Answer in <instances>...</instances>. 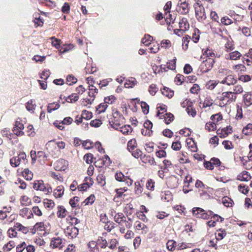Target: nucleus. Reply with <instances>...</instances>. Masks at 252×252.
I'll use <instances>...</instances> for the list:
<instances>
[{"instance_id":"obj_6","label":"nucleus","mask_w":252,"mask_h":252,"mask_svg":"<svg viewBox=\"0 0 252 252\" xmlns=\"http://www.w3.org/2000/svg\"><path fill=\"white\" fill-rule=\"evenodd\" d=\"M33 188L36 190H39L44 192L46 194L52 192V189L51 188H47L43 182L41 180L36 181L33 183Z\"/></svg>"},{"instance_id":"obj_41","label":"nucleus","mask_w":252,"mask_h":252,"mask_svg":"<svg viewBox=\"0 0 252 252\" xmlns=\"http://www.w3.org/2000/svg\"><path fill=\"white\" fill-rule=\"evenodd\" d=\"M232 23V20L226 16L222 17L220 19V24H222L224 25L228 26L231 25Z\"/></svg>"},{"instance_id":"obj_18","label":"nucleus","mask_w":252,"mask_h":252,"mask_svg":"<svg viewBox=\"0 0 252 252\" xmlns=\"http://www.w3.org/2000/svg\"><path fill=\"white\" fill-rule=\"evenodd\" d=\"M251 178L250 174L246 171H243L237 176V179L241 181H248Z\"/></svg>"},{"instance_id":"obj_20","label":"nucleus","mask_w":252,"mask_h":252,"mask_svg":"<svg viewBox=\"0 0 252 252\" xmlns=\"http://www.w3.org/2000/svg\"><path fill=\"white\" fill-rule=\"evenodd\" d=\"M14 228L16 229V230L21 231L24 234H27L29 232L28 227L23 226L19 222H17L15 224Z\"/></svg>"},{"instance_id":"obj_1","label":"nucleus","mask_w":252,"mask_h":252,"mask_svg":"<svg viewBox=\"0 0 252 252\" xmlns=\"http://www.w3.org/2000/svg\"><path fill=\"white\" fill-rule=\"evenodd\" d=\"M65 146V143L63 141L55 142L54 141H50L47 143L46 148L52 156L57 157L60 154V150L64 149Z\"/></svg>"},{"instance_id":"obj_25","label":"nucleus","mask_w":252,"mask_h":252,"mask_svg":"<svg viewBox=\"0 0 252 252\" xmlns=\"http://www.w3.org/2000/svg\"><path fill=\"white\" fill-rule=\"evenodd\" d=\"M138 223L136 225V228L137 230H141L142 234H146L149 231L148 227L144 223H141L139 221L136 222Z\"/></svg>"},{"instance_id":"obj_58","label":"nucleus","mask_w":252,"mask_h":252,"mask_svg":"<svg viewBox=\"0 0 252 252\" xmlns=\"http://www.w3.org/2000/svg\"><path fill=\"white\" fill-rule=\"evenodd\" d=\"M94 198L95 197L94 195H91L85 200L83 203H85V205H87L89 204H92L94 201Z\"/></svg>"},{"instance_id":"obj_27","label":"nucleus","mask_w":252,"mask_h":252,"mask_svg":"<svg viewBox=\"0 0 252 252\" xmlns=\"http://www.w3.org/2000/svg\"><path fill=\"white\" fill-rule=\"evenodd\" d=\"M89 92H88L89 96L94 99L95 94H97V89L95 88V87L93 85L91 86H89Z\"/></svg>"},{"instance_id":"obj_14","label":"nucleus","mask_w":252,"mask_h":252,"mask_svg":"<svg viewBox=\"0 0 252 252\" xmlns=\"http://www.w3.org/2000/svg\"><path fill=\"white\" fill-rule=\"evenodd\" d=\"M166 184L170 188H174L177 186V179L174 176L167 178Z\"/></svg>"},{"instance_id":"obj_38","label":"nucleus","mask_w":252,"mask_h":252,"mask_svg":"<svg viewBox=\"0 0 252 252\" xmlns=\"http://www.w3.org/2000/svg\"><path fill=\"white\" fill-rule=\"evenodd\" d=\"M217 128L216 124L215 122H208L206 124L205 129L208 131H213Z\"/></svg>"},{"instance_id":"obj_23","label":"nucleus","mask_w":252,"mask_h":252,"mask_svg":"<svg viewBox=\"0 0 252 252\" xmlns=\"http://www.w3.org/2000/svg\"><path fill=\"white\" fill-rule=\"evenodd\" d=\"M22 175L27 180L29 181L32 180L33 175L32 172L28 168H26L23 170Z\"/></svg>"},{"instance_id":"obj_36","label":"nucleus","mask_w":252,"mask_h":252,"mask_svg":"<svg viewBox=\"0 0 252 252\" xmlns=\"http://www.w3.org/2000/svg\"><path fill=\"white\" fill-rule=\"evenodd\" d=\"M233 69L237 72L242 73L245 71L246 67L242 64H238L233 66Z\"/></svg>"},{"instance_id":"obj_7","label":"nucleus","mask_w":252,"mask_h":252,"mask_svg":"<svg viewBox=\"0 0 252 252\" xmlns=\"http://www.w3.org/2000/svg\"><path fill=\"white\" fill-rule=\"evenodd\" d=\"M115 177L116 180L124 183L127 186H130L132 184L133 181L128 177L125 176L121 172H116Z\"/></svg>"},{"instance_id":"obj_5","label":"nucleus","mask_w":252,"mask_h":252,"mask_svg":"<svg viewBox=\"0 0 252 252\" xmlns=\"http://www.w3.org/2000/svg\"><path fill=\"white\" fill-rule=\"evenodd\" d=\"M214 61L213 59L209 58L204 61L200 65V69L202 73H206L211 70L213 66Z\"/></svg>"},{"instance_id":"obj_28","label":"nucleus","mask_w":252,"mask_h":252,"mask_svg":"<svg viewBox=\"0 0 252 252\" xmlns=\"http://www.w3.org/2000/svg\"><path fill=\"white\" fill-rule=\"evenodd\" d=\"M244 100L246 105L250 106L252 104V94L247 93L244 95Z\"/></svg>"},{"instance_id":"obj_10","label":"nucleus","mask_w":252,"mask_h":252,"mask_svg":"<svg viewBox=\"0 0 252 252\" xmlns=\"http://www.w3.org/2000/svg\"><path fill=\"white\" fill-rule=\"evenodd\" d=\"M54 166L56 170H64L68 166V161L64 159L60 158L54 163Z\"/></svg>"},{"instance_id":"obj_60","label":"nucleus","mask_w":252,"mask_h":252,"mask_svg":"<svg viewBox=\"0 0 252 252\" xmlns=\"http://www.w3.org/2000/svg\"><path fill=\"white\" fill-rule=\"evenodd\" d=\"M1 132L3 136H5L10 140L11 139L12 133H10L8 129L5 128L2 130Z\"/></svg>"},{"instance_id":"obj_42","label":"nucleus","mask_w":252,"mask_h":252,"mask_svg":"<svg viewBox=\"0 0 252 252\" xmlns=\"http://www.w3.org/2000/svg\"><path fill=\"white\" fill-rule=\"evenodd\" d=\"M243 133L245 135H249L252 133V124H249L247 126L245 127L243 130Z\"/></svg>"},{"instance_id":"obj_64","label":"nucleus","mask_w":252,"mask_h":252,"mask_svg":"<svg viewBox=\"0 0 252 252\" xmlns=\"http://www.w3.org/2000/svg\"><path fill=\"white\" fill-rule=\"evenodd\" d=\"M238 189L241 192L245 194H247L249 190L248 187L242 185L239 186Z\"/></svg>"},{"instance_id":"obj_24","label":"nucleus","mask_w":252,"mask_h":252,"mask_svg":"<svg viewBox=\"0 0 252 252\" xmlns=\"http://www.w3.org/2000/svg\"><path fill=\"white\" fill-rule=\"evenodd\" d=\"M137 84V81L135 78L131 77L125 83V86L127 88H132Z\"/></svg>"},{"instance_id":"obj_16","label":"nucleus","mask_w":252,"mask_h":252,"mask_svg":"<svg viewBox=\"0 0 252 252\" xmlns=\"http://www.w3.org/2000/svg\"><path fill=\"white\" fill-rule=\"evenodd\" d=\"M179 24L180 30L182 31L185 32L189 29V24L186 18H182L180 20Z\"/></svg>"},{"instance_id":"obj_37","label":"nucleus","mask_w":252,"mask_h":252,"mask_svg":"<svg viewBox=\"0 0 252 252\" xmlns=\"http://www.w3.org/2000/svg\"><path fill=\"white\" fill-rule=\"evenodd\" d=\"M162 94L168 97V98L172 97L174 95V92L169 90L168 88H164L161 91Z\"/></svg>"},{"instance_id":"obj_45","label":"nucleus","mask_w":252,"mask_h":252,"mask_svg":"<svg viewBox=\"0 0 252 252\" xmlns=\"http://www.w3.org/2000/svg\"><path fill=\"white\" fill-rule=\"evenodd\" d=\"M204 211V210L200 208H194L192 210L193 215L196 218H200V215Z\"/></svg>"},{"instance_id":"obj_2","label":"nucleus","mask_w":252,"mask_h":252,"mask_svg":"<svg viewBox=\"0 0 252 252\" xmlns=\"http://www.w3.org/2000/svg\"><path fill=\"white\" fill-rule=\"evenodd\" d=\"M236 95L232 92H223L220 98L219 105L222 107L234 102Z\"/></svg>"},{"instance_id":"obj_11","label":"nucleus","mask_w":252,"mask_h":252,"mask_svg":"<svg viewBox=\"0 0 252 252\" xmlns=\"http://www.w3.org/2000/svg\"><path fill=\"white\" fill-rule=\"evenodd\" d=\"M237 82V79L232 74H229L225 77L220 81V83L226 84L228 86L234 85Z\"/></svg>"},{"instance_id":"obj_49","label":"nucleus","mask_w":252,"mask_h":252,"mask_svg":"<svg viewBox=\"0 0 252 252\" xmlns=\"http://www.w3.org/2000/svg\"><path fill=\"white\" fill-rule=\"evenodd\" d=\"M82 117L86 120H90L92 117V113L87 110H83L82 112Z\"/></svg>"},{"instance_id":"obj_12","label":"nucleus","mask_w":252,"mask_h":252,"mask_svg":"<svg viewBox=\"0 0 252 252\" xmlns=\"http://www.w3.org/2000/svg\"><path fill=\"white\" fill-rule=\"evenodd\" d=\"M157 115L161 119H164L165 123L167 124H169L170 123L173 121L174 119L173 115L170 113L163 114V113H160L158 111Z\"/></svg>"},{"instance_id":"obj_19","label":"nucleus","mask_w":252,"mask_h":252,"mask_svg":"<svg viewBox=\"0 0 252 252\" xmlns=\"http://www.w3.org/2000/svg\"><path fill=\"white\" fill-rule=\"evenodd\" d=\"M64 187L63 186H58L54 190V195L56 198H60L64 194Z\"/></svg>"},{"instance_id":"obj_30","label":"nucleus","mask_w":252,"mask_h":252,"mask_svg":"<svg viewBox=\"0 0 252 252\" xmlns=\"http://www.w3.org/2000/svg\"><path fill=\"white\" fill-rule=\"evenodd\" d=\"M10 164L13 167H17L22 163L18 156L13 157L10 160Z\"/></svg>"},{"instance_id":"obj_54","label":"nucleus","mask_w":252,"mask_h":252,"mask_svg":"<svg viewBox=\"0 0 252 252\" xmlns=\"http://www.w3.org/2000/svg\"><path fill=\"white\" fill-rule=\"evenodd\" d=\"M107 107L108 104L104 101V103H102L98 105L97 110L99 113L104 112Z\"/></svg>"},{"instance_id":"obj_57","label":"nucleus","mask_w":252,"mask_h":252,"mask_svg":"<svg viewBox=\"0 0 252 252\" xmlns=\"http://www.w3.org/2000/svg\"><path fill=\"white\" fill-rule=\"evenodd\" d=\"M243 92V88L241 85H236L234 87L233 89V93L235 95L236 94H239L242 93Z\"/></svg>"},{"instance_id":"obj_33","label":"nucleus","mask_w":252,"mask_h":252,"mask_svg":"<svg viewBox=\"0 0 252 252\" xmlns=\"http://www.w3.org/2000/svg\"><path fill=\"white\" fill-rule=\"evenodd\" d=\"M60 105L58 103H52L49 104L47 108V112L48 113H51L53 111L58 109L60 107Z\"/></svg>"},{"instance_id":"obj_40","label":"nucleus","mask_w":252,"mask_h":252,"mask_svg":"<svg viewBox=\"0 0 252 252\" xmlns=\"http://www.w3.org/2000/svg\"><path fill=\"white\" fill-rule=\"evenodd\" d=\"M43 203L45 207L49 209H52L55 205L53 201L48 199H44Z\"/></svg>"},{"instance_id":"obj_31","label":"nucleus","mask_w":252,"mask_h":252,"mask_svg":"<svg viewBox=\"0 0 252 252\" xmlns=\"http://www.w3.org/2000/svg\"><path fill=\"white\" fill-rule=\"evenodd\" d=\"M120 131L124 134H128L129 133H131L132 131V128L131 127L130 125H125L120 127Z\"/></svg>"},{"instance_id":"obj_44","label":"nucleus","mask_w":252,"mask_h":252,"mask_svg":"<svg viewBox=\"0 0 252 252\" xmlns=\"http://www.w3.org/2000/svg\"><path fill=\"white\" fill-rule=\"evenodd\" d=\"M79 198L78 196H75L69 201V204L72 207L74 208L79 205Z\"/></svg>"},{"instance_id":"obj_51","label":"nucleus","mask_w":252,"mask_h":252,"mask_svg":"<svg viewBox=\"0 0 252 252\" xmlns=\"http://www.w3.org/2000/svg\"><path fill=\"white\" fill-rule=\"evenodd\" d=\"M116 97L115 96L111 95L110 96H108L107 97H106L104 99V101L107 104H111L113 103L116 101Z\"/></svg>"},{"instance_id":"obj_43","label":"nucleus","mask_w":252,"mask_h":252,"mask_svg":"<svg viewBox=\"0 0 252 252\" xmlns=\"http://www.w3.org/2000/svg\"><path fill=\"white\" fill-rule=\"evenodd\" d=\"M226 234L225 230L220 229L218 233L216 234V239L217 240H220L226 236Z\"/></svg>"},{"instance_id":"obj_29","label":"nucleus","mask_w":252,"mask_h":252,"mask_svg":"<svg viewBox=\"0 0 252 252\" xmlns=\"http://www.w3.org/2000/svg\"><path fill=\"white\" fill-rule=\"evenodd\" d=\"M126 217L122 213H119L115 215L114 217V220L118 223H121L122 221H126L125 220Z\"/></svg>"},{"instance_id":"obj_52","label":"nucleus","mask_w":252,"mask_h":252,"mask_svg":"<svg viewBox=\"0 0 252 252\" xmlns=\"http://www.w3.org/2000/svg\"><path fill=\"white\" fill-rule=\"evenodd\" d=\"M186 111L189 115L194 117L196 114L195 109H193L190 105H189L186 108Z\"/></svg>"},{"instance_id":"obj_46","label":"nucleus","mask_w":252,"mask_h":252,"mask_svg":"<svg viewBox=\"0 0 252 252\" xmlns=\"http://www.w3.org/2000/svg\"><path fill=\"white\" fill-rule=\"evenodd\" d=\"M212 215H213L212 211H208L207 212H205L204 210V211L201 213V215H200V218L204 220H208L209 219L210 216Z\"/></svg>"},{"instance_id":"obj_22","label":"nucleus","mask_w":252,"mask_h":252,"mask_svg":"<svg viewBox=\"0 0 252 252\" xmlns=\"http://www.w3.org/2000/svg\"><path fill=\"white\" fill-rule=\"evenodd\" d=\"M132 155L136 158H140L141 159H144L146 156L144 155L143 156V153L142 152L138 149H136L135 150H133L131 151Z\"/></svg>"},{"instance_id":"obj_3","label":"nucleus","mask_w":252,"mask_h":252,"mask_svg":"<svg viewBox=\"0 0 252 252\" xmlns=\"http://www.w3.org/2000/svg\"><path fill=\"white\" fill-rule=\"evenodd\" d=\"M112 114L113 119L109 121V123L112 127L117 129H118V126L125 123V118L117 110H113Z\"/></svg>"},{"instance_id":"obj_32","label":"nucleus","mask_w":252,"mask_h":252,"mask_svg":"<svg viewBox=\"0 0 252 252\" xmlns=\"http://www.w3.org/2000/svg\"><path fill=\"white\" fill-rule=\"evenodd\" d=\"M136 146L137 143L136 140L135 139H132L127 143V149L129 152H131V151L133 150L136 147Z\"/></svg>"},{"instance_id":"obj_59","label":"nucleus","mask_w":252,"mask_h":252,"mask_svg":"<svg viewBox=\"0 0 252 252\" xmlns=\"http://www.w3.org/2000/svg\"><path fill=\"white\" fill-rule=\"evenodd\" d=\"M102 124L101 121L98 119L93 120L90 123V125L93 127H97Z\"/></svg>"},{"instance_id":"obj_8","label":"nucleus","mask_w":252,"mask_h":252,"mask_svg":"<svg viewBox=\"0 0 252 252\" xmlns=\"http://www.w3.org/2000/svg\"><path fill=\"white\" fill-rule=\"evenodd\" d=\"M65 244V240L59 237L53 238L50 245L54 248L62 249Z\"/></svg>"},{"instance_id":"obj_55","label":"nucleus","mask_w":252,"mask_h":252,"mask_svg":"<svg viewBox=\"0 0 252 252\" xmlns=\"http://www.w3.org/2000/svg\"><path fill=\"white\" fill-rule=\"evenodd\" d=\"M176 59L167 63V68L171 70H174L176 68Z\"/></svg>"},{"instance_id":"obj_61","label":"nucleus","mask_w":252,"mask_h":252,"mask_svg":"<svg viewBox=\"0 0 252 252\" xmlns=\"http://www.w3.org/2000/svg\"><path fill=\"white\" fill-rule=\"evenodd\" d=\"M222 117L221 115H220L219 113L212 115L211 117V120L213 121H215L216 123L218 122L220 120H222Z\"/></svg>"},{"instance_id":"obj_26","label":"nucleus","mask_w":252,"mask_h":252,"mask_svg":"<svg viewBox=\"0 0 252 252\" xmlns=\"http://www.w3.org/2000/svg\"><path fill=\"white\" fill-rule=\"evenodd\" d=\"M36 107V104L32 99H31L26 104V107L28 111L33 112Z\"/></svg>"},{"instance_id":"obj_21","label":"nucleus","mask_w":252,"mask_h":252,"mask_svg":"<svg viewBox=\"0 0 252 252\" xmlns=\"http://www.w3.org/2000/svg\"><path fill=\"white\" fill-rule=\"evenodd\" d=\"M67 212L64 207L60 206L58 207L57 216L59 218H63L66 216Z\"/></svg>"},{"instance_id":"obj_13","label":"nucleus","mask_w":252,"mask_h":252,"mask_svg":"<svg viewBox=\"0 0 252 252\" xmlns=\"http://www.w3.org/2000/svg\"><path fill=\"white\" fill-rule=\"evenodd\" d=\"M178 5L182 13L186 14L189 12L188 3L186 2V0H180Z\"/></svg>"},{"instance_id":"obj_34","label":"nucleus","mask_w":252,"mask_h":252,"mask_svg":"<svg viewBox=\"0 0 252 252\" xmlns=\"http://www.w3.org/2000/svg\"><path fill=\"white\" fill-rule=\"evenodd\" d=\"M166 245L167 249L171 251H173L175 247L177 246L176 242L173 240H168Z\"/></svg>"},{"instance_id":"obj_35","label":"nucleus","mask_w":252,"mask_h":252,"mask_svg":"<svg viewBox=\"0 0 252 252\" xmlns=\"http://www.w3.org/2000/svg\"><path fill=\"white\" fill-rule=\"evenodd\" d=\"M20 200L21 204L24 206L29 205L31 203V199L26 195L21 196Z\"/></svg>"},{"instance_id":"obj_9","label":"nucleus","mask_w":252,"mask_h":252,"mask_svg":"<svg viewBox=\"0 0 252 252\" xmlns=\"http://www.w3.org/2000/svg\"><path fill=\"white\" fill-rule=\"evenodd\" d=\"M78 232V228L73 226L67 227L64 230L65 235L71 239L76 237Z\"/></svg>"},{"instance_id":"obj_62","label":"nucleus","mask_w":252,"mask_h":252,"mask_svg":"<svg viewBox=\"0 0 252 252\" xmlns=\"http://www.w3.org/2000/svg\"><path fill=\"white\" fill-rule=\"evenodd\" d=\"M27 247V244L25 242H22L21 244L16 247V252H23Z\"/></svg>"},{"instance_id":"obj_56","label":"nucleus","mask_w":252,"mask_h":252,"mask_svg":"<svg viewBox=\"0 0 252 252\" xmlns=\"http://www.w3.org/2000/svg\"><path fill=\"white\" fill-rule=\"evenodd\" d=\"M8 235L9 237H15L17 235V232L16 229L13 228H10L7 231Z\"/></svg>"},{"instance_id":"obj_15","label":"nucleus","mask_w":252,"mask_h":252,"mask_svg":"<svg viewBox=\"0 0 252 252\" xmlns=\"http://www.w3.org/2000/svg\"><path fill=\"white\" fill-rule=\"evenodd\" d=\"M20 215L22 217L27 218V219H31L33 217L32 210L26 207L21 209Z\"/></svg>"},{"instance_id":"obj_4","label":"nucleus","mask_w":252,"mask_h":252,"mask_svg":"<svg viewBox=\"0 0 252 252\" xmlns=\"http://www.w3.org/2000/svg\"><path fill=\"white\" fill-rule=\"evenodd\" d=\"M195 16L197 20L199 22H202L206 19V15L205 11V8L200 3L197 2L194 4Z\"/></svg>"},{"instance_id":"obj_50","label":"nucleus","mask_w":252,"mask_h":252,"mask_svg":"<svg viewBox=\"0 0 252 252\" xmlns=\"http://www.w3.org/2000/svg\"><path fill=\"white\" fill-rule=\"evenodd\" d=\"M97 181L100 186L103 187L106 184L105 176L102 175H98L97 177Z\"/></svg>"},{"instance_id":"obj_17","label":"nucleus","mask_w":252,"mask_h":252,"mask_svg":"<svg viewBox=\"0 0 252 252\" xmlns=\"http://www.w3.org/2000/svg\"><path fill=\"white\" fill-rule=\"evenodd\" d=\"M242 56V54L241 53L237 51H235L232 52H230L228 55H226L225 58L227 60H237L239 59Z\"/></svg>"},{"instance_id":"obj_63","label":"nucleus","mask_w":252,"mask_h":252,"mask_svg":"<svg viewBox=\"0 0 252 252\" xmlns=\"http://www.w3.org/2000/svg\"><path fill=\"white\" fill-rule=\"evenodd\" d=\"M146 187L148 189L153 190L155 187V182L152 179H149L146 183Z\"/></svg>"},{"instance_id":"obj_39","label":"nucleus","mask_w":252,"mask_h":252,"mask_svg":"<svg viewBox=\"0 0 252 252\" xmlns=\"http://www.w3.org/2000/svg\"><path fill=\"white\" fill-rule=\"evenodd\" d=\"M152 40V36L150 35H146L145 37L142 39L141 42L146 46H148L151 44V42Z\"/></svg>"},{"instance_id":"obj_48","label":"nucleus","mask_w":252,"mask_h":252,"mask_svg":"<svg viewBox=\"0 0 252 252\" xmlns=\"http://www.w3.org/2000/svg\"><path fill=\"white\" fill-rule=\"evenodd\" d=\"M190 37L189 35H186L183 38V48L186 50L188 48V44L189 42Z\"/></svg>"},{"instance_id":"obj_53","label":"nucleus","mask_w":252,"mask_h":252,"mask_svg":"<svg viewBox=\"0 0 252 252\" xmlns=\"http://www.w3.org/2000/svg\"><path fill=\"white\" fill-rule=\"evenodd\" d=\"M15 247V243L13 241H10L3 247L4 251L8 252Z\"/></svg>"},{"instance_id":"obj_47","label":"nucleus","mask_w":252,"mask_h":252,"mask_svg":"<svg viewBox=\"0 0 252 252\" xmlns=\"http://www.w3.org/2000/svg\"><path fill=\"white\" fill-rule=\"evenodd\" d=\"M77 80V79L72 75H68L66 78V83L69 85H72L73 84L76 83Z\"/></svg>"}]
</instances>
